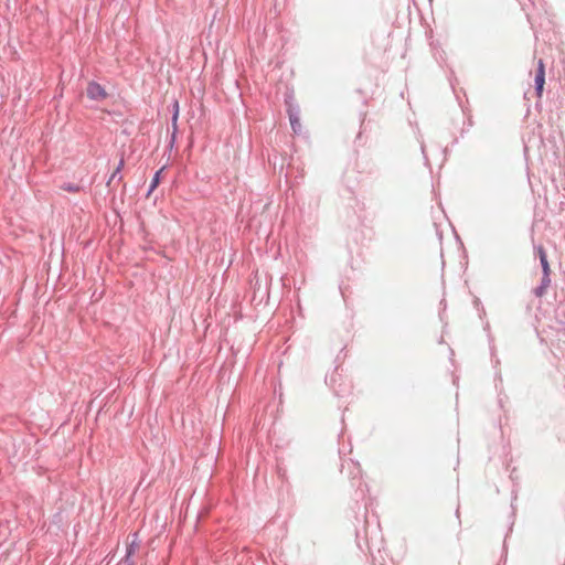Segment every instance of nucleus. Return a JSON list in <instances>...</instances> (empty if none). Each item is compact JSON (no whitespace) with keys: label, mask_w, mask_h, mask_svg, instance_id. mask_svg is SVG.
<instances>
[{"label":"nucleus","mask_w":565,"mask_h":565,"mask_svg":"<svg viewBox=\"0 0 565 565\" xmlns=\"http://www.w3.org/2000/svg\"><path fill=\"white\" fill-rule=\"evenodd\" d=\"M86 93L87 97L92 100H103L107 96L105 88L96 82L88 83Z\"/></svg>","instance_id":"obj_1"},{"label":"nucleus","mask_w":565,"mask_h":565,"mask_svg":"<svg viewBox=\"0 0 565 565\" xmlns=\"http://www.w3.org/2000/svg\"><path fill=\"white\" fill-rule=\"evenodd\" d=\"M544 84H545V65H544L543 60H539L535 78H534L535 92L539 97L543 93Z\"/></svg>","instance_id":"obj_2"},{"label":"nucleus","mask_w":565,"mask_h":565,"mask_svg":"<svg viewBox=\"0 0 565 565\" xmlns=\"http://www.w3.org/2000/svg\"><path fill=\"white\" fill-rule=\"evenodd\" d=\"M178 116H179V103H178V100H174L173 102V115H172V118H171V121H172V134H171V140H170V145L171 146H173V143L175 141V138H177Z\"/></svg>","instance_id":"obj_3"},{"label":"nucleus","mask_w":565,"mask_h":565,"mask_svg":"<svg viewBox=\"0 0 565 565\" xmlns=\"http://www.w3.org/2000/svg\"><path fill=\"white\" fill-rule=\"evenodd\" d=\"M551 278L550 276H542L541 284L533 289V294L535 297L541 298L546 294L547 288L550 287Z\"/></svg>","instance_id":"obj_4"},{"label":"nucleus","mask_w":565,"mask_h":565,"mask_svg":"<svg viewBox=\"0 0 565 565\" xmlns=\"http://www.w3.org/2000/svg\"><path fill=\"white\" fill-rule=\"evenodd\" d=\"M551 278L550 276H542L541 284L533 289V294L535 297L541 298L546 294L547 288L550 287Z\"/></svg>","instance_id":"obj_5"},{"label":"nucleus","mask_w":565,"mask_h":565,"mask_svg":"<svg viewBox=\"0 0 565 565\" xmlns=\"http://www.w3.org/2000/svg\"><path fill=\"white\" fill-rule=\"evenodd\" d=\"M139 546V543L137 541V533L134 534V540L127 545L126 555L124 558H131V556L135 554Z\"/></svg>","instance_id":"obj_6"},{"label":"nucleus","mask_w":565,"mask_h":565,"mask_svg":"<svg viewBox=\"0 0 565 565\" xmlns=\"http://www.w3.org/2000/svg\"><path fill=\"white\" fill-rule=\"evenodd\" d=\"M125 164V161H124V158L120 159L117 168L115 169V171L111 173L109 180L107 181V185L110 186L111 182L118 177V181H120L122 179V175L120 174V171L122 169Z\"/></svg>","instance_id":"obj_7"},{"label":"nucleus","mask_w":565,"mask_h":565,"mask_svg":"<svg viewBox=\"0 0 565 565\" xmlns=\"http://www.w3.org/2000/svg\"><path fill=\"white\" fill-rule=\"evenodd\" d=\"M534 248H535L536 255L540 258L541 266L544 267V266L548 265L547 255H546L544 247L542 245H539V246H535Z\"/></svg>","instance_id":"obj_8"},{"label":"nucleus","mask_w":565,"mask_h":565,"mask_svg":"<svg viewBox=\"0 0 565 565\" xmlns=\"http://www.w3.org/2000/svg\"><path fill=\"white\" fill-rule=\"evenodd\" d=\"M289 120H290L292 130L295 132H299L301 125H300L298 115L296 113L289 111Z\"/></svg>","instance_id":"obj_9"},{"label":"nucleus","mask_w":565,"mask_h":565,"mask_svg":"<svg viewBox=\"0 0 565 565\" xmlns=\"http://www.w3.org/2000/svg\"><path fill=\"white\" fill-rule=\"evenodd\" d=\"M163 168H161L160 170H158L152 180H151V183L149 185V189H148V192H147V196L150 195V193L158 186L159 182H160V174L162 172Z\"/></svg>","instance_id":"obj_10"},{"label":"nucleus","mask_w":565,"mask_h":565,"mask_svg":"<svg viewBox=\"0 0 565 565\" xmlns=\"http://www.w3.org/2000/svg\"><path fill=\"white\" fill-rule=\"evenodd\" d=\"M61 189H63L64 191H67V192L76 193V192H79L81 186L77 184H73V183H64L61 186Z\"/></svg>","instance_id":"obj_11"},{"label":"nucleus","mask_w":565,"mask_h":565,"mask_svg":"<svg viewBox=\"0 0 565 565\" xmlns=\"http://www.w3.org/2000/svg\"><path fill=\"white\" fill-rule=\"evenodd\" d=\"M335 375H337V372L334 371L329 377H327V381L329 380V384L333 388L334 393L337 395H341L343 393V391L334 387Z\"/></svg>","instance_id":"obj_12"},{"label":"nucleus","mask_w":565,"mask_h":565,"mask_svg":"<svg viewBox=\"0 0 565 565\" xmlns=\"http://www.w3.org/2000/svg\"><path fill=\"white\" fill-rule=\"evenodd\" d=\"M542 271H543L542 276H550V274H551L550 264L544 266V267H542Z\"/></svg>","instance_id":"obj_13"},{"label":"nucleus","mask_w":565,"mask_h":565,"mask_svg":"<svg viewBox=\"0 0 565 565\" xmlns=\"http://www.w3.org/2000/svg\"><path fill=\"white\" fill-rule=\"evenodd\" d=\"M124 565H135V562L132 558H122Z\"/></svg>","instance_id":"obj_14"}]
</instances>
